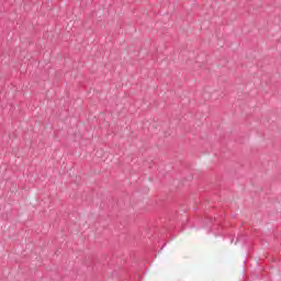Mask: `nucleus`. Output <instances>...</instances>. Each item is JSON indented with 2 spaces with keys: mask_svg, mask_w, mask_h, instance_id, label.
Masks as SVG:
<instances>
[{
  "mask_svg": "<svg viewBox=\"0 0 281 281\" xmlns=\"http://www.w3.org/2000/svg\"><path fill=\"white\" fill-rule=\"evenodd\" d=\"M240 240H243V235L237 237V243H240Z\"/></svg>",
  "mask_w": 281,
  "mask_h": 281,
  "instance_id": "1",
  "label": "nucleus"
}]
</instances>
